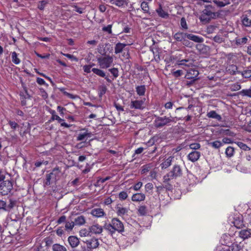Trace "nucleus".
Wrapping results in <instances>:
<instances>
[{
  "instance_id": "obj_1",
  "label": "nucleus",
  "mask_w": 251,
  "mask_h": 251,
  "mask_svg": "<svg viewBox=\"0 0 251 251\" xmlns=\"http://www.w3.org/2000/svg\"><path fill=\"white\" fill-rule=\"evenodd\" d=\"M182 170L178 164H175L172 170L163 176L164 182L170 181L182 176Z\"/></svg>"
},
{
  "instance_id": "obj_2",
  "label": "nucleus",
  "mask_w": 251,
  "mask_h": 251,
  "mask_svg": "<svg viewBox=\"0 0 251 251\" xmlns=\"http://www.w3.org/2000/svg\"><path fill=\"white\" fill-rule=\"evenodd\" d=\"M175 122V118L171 116L167 117L164 116H155V119L154 121V126L157 128L163 127L166 126H170L171 123Z\"/></svg>"
},
{
  "instance_id": "obj_3",
  "label": "nucleus",
  "mask_w": 251,
  "mask_h": 251,
  "mask_svg": "<svg viewBox=\"0 0 251 251\" xmlns=\"http://www.w3.org/2000/svg\"><path fill=\"white\" fill-rule=\"evenodd\" d=\"M98 63L102 69L109 68L113 63V58L110 55H106L104 57H100L97 59Z\"/></svg>"
},
{
  "instance_id": "obj_4",
  "label": "nucleus",
  "mask_w": 251,
  "mask_h": 251,
  "mask_svg": "<svg viewBox=\"0 0 251 251\" xmlns=\"http://www.w3.org/2000/svg\"><path fill=\"white\" fill-rule=\"evenodd\" d=\"M13 189L12 182L9 180L3 181L0 184V194L5 196L8 195Z\"/></svg>"
},
{
  "instance_id": "obj_5",
  "label": "nucleus",
  "mask_w": 251,
  "mask_h": 251,
  "mask_svg": "<svg viewBox=\"0 0 251 251\" xmlns=\"http://www.w3.org/2000/svg\"><path fill=\"white\" fill-rule=\"evenodd\" d=\"M112 225L113 226L115 231H117L121 233L124 231V226L122 222L117 218L112 220Z\"/></svg>"
},
{
  "instance_id": "obj_6",
  "label": "nucleus",
  "mask_w": 251,
  "mask_h": 251,
  "mask_svg": "<svg viewBox=\"0 0 251 251\" xmlns=\"http://www.w3.org/2000/svg\"><path fill=\"white\" fill-rule=\"evenodd\" d=\"M58 168H55L53 169L52 172L46 175V180L44 182V186L45 187L50 184L51 179H56L57 174L55 172L58 171Z\"/></svg>"
},
{
  "instance_id": "obj_7",
  "label": "nucleus",
  "mask_w": 251,
  "mask_h": 251,
  "mask_svg": "<svg viewBox=\"0 0 251 251\" xmlns=\"http://www.w3.org/2000/svg\"><path fill=\"white\" fill-rule=\"evenodd\" d=\"M50 113L51 114V119L52 120H57L58 123H60L61 125V126H64L65 127H70L72 126L71 125H68L67 123L63 122L64 120L63 119H61L60 117H59L58 115L56 114V113L55 111L52 110L50 112Z\"/></svg>"
},
{
  "instance_id": "obj_8",
  "label": "nucleus",
  "mask_w": 251,
  "mask_h": 251,
  "mask_svg": "<svg viewBox=\"0 0 251 251\" xmlns=\"http://www.w3.org/2000/svg\"><path fill=\"white\" fill-rule=\"evenodd\" d=\"M87 246V248L89 249H95L98 248L99 246V242L98 239L96 238H92L89 240H86L84 242Z\"/></svg>"
},
{
  "instance_id": "obj_9",
  "label": "nucleus",
  "mask_w": 251,
  "mask_h": 251,
  "mask_svg": "<svg viewBox=\"0 0 251 251\" xmlns=\"http://www.w3.org/2000/svg\"><path fill=\"white\" fill-rule=\"evenodd\" d=\"M174 162L175 157L170 156L164 160L163 162L160 164V167L162 169H165L170 166Z\"/></svg>"
},
{
  "instance_id": "obj_10",
  "label": "nucleus",
  "mask_w": 251,
  "mask_h": 251,
  "mask_svg": "<svg viewBox=\"0 0 251 251\" xmlns=\"http://www.w3.org/2000/svg\"><path fill=\"white\" fill-rule=\"evenodd\" d=\"M144 101L142 100H135L131 101L130 107L131 108L143 109L144 108Z\"/></svg>"
},
{
  "instance_id": "obj_11",
  "label": "nucleus",
  "mask_w": 251,
  "mask_h": 251,
  "mask_svg": "<svg viewBox=\"0 0 251 251\" xmlns=\"http://www.w3.org/2000/svg\"><path fill=\"white\" fill-rule=\"evenodd\" d=\"M89 230L92 233L97 234L101 233L103 230V228L101 226L98 224H95L89 227Z\"/></svg>"
},
{
  "instance_id": "obj_12",
  "label": "nucleus",
  "mask_w": 251,
  "mask_h": 251,
  "mask_svg": "<svg viewBox=\"0 0 251 251\" xmlns=\"http://www.w3.org/2000/svg\"><path fill=\"white\" fill-rule=\"evenodd\" d=\"M201 153L198 151L191 152L187 156L188 159L193 162L197 161L200 157Z\"/></svg>"
},
{
  "instance_id": "obj_13",
  "label": "nucleus",
  "mask_w": 251,
  "mask_h": 251,
  "mask_svg": "<svg viewBox=\"0 0 251 251\" xmlns=\"http://www.w3.org/2000/svg\"><path fill=\"white\" fill-rule=\"evenodd\" d=\"M68 242L73 248L76 247L79 243V239L75 236H70L68 238Z\"/></svg>"
},
{
  "instance_id": "obj_14",
  "label": "nucleus",
  "mask_w": 251,
  "mask_h": 251,
  "mask_svg": "<svg viewBox=\"0 0 251 251\" xmlns=\"http://www.w3.org/2000/svg\"><path fill=\"white\" fill-rule=\"evenodd\" d=\"M187 33L183 32H177L173 35V38L177 42H182L184 38H186Z\"/></svg>"
},
{
  "instance_id": "obj_15",
  "label": "nucleus",
  "mask_w": 251,
  "mask_h": 251,
  "mask_svg": "<svg viewBox=\"0 0 251 251\" xmlns=\"http://www.w3.org/2000/svg\"><path fill=\"white\" fill-rule=\"evenodd\" d=\"M186 38L190 40H192L196 43H202L203 41V39L202 37H199L197 35H193L192 34H189L187 33Z\"/></svg>"
},
{
  "instance_id": "obj_16",
  "label": "nucleus",
  "mask_w": 251,
  "mask_h": 251,
  "mask_svg": "<svg viewBox=\"0 0 251 251\" xmlns=\"http://www.w3.org/2000/svg\"><path fill=\"white\" fill-rule=\"evenodd\" d=\"M243 247L244 246L241 242L238 244L237 243H234L230 246H229L228 249L231 251H240L243 249Z\"/></svg>"
},
{
  "instance_id": "obj_17",
  "label": "nucleus",
  "mask_w": 251,
  "mask_h": 251,
  "mask_svg": "<svg viewBox=\"0 0 251 251\" xmlns=\"http://www.w3.org/2000/svg\"><path fill=\"white\" fill-rule=\"evenodd\" d=\"M239 236L243 239H248L251 237V229H242L239 232Z\"/></svg>"
},
{
  "instance_id": "obj_18",
  "label": "nucleus",
  "mask_w": 251,
  "mask_h": 251,
  "mask_svg": "<svg viewBox=\"0 0 251 251\" xmlns=\"http://www.w3.org/2000/svg\"><path fill=\"white\" fill-rule=\"evenodd\" d=\"M145 199V195L142 193H136L133 195L131 200L133 201H141Z\"/></svg>"
},
{
  "instance_id": "obj_19",
  "label": "nucleus",
  "mask_w": 251,
  "mask_h": 251,
  "mask_svg": "<svg viewBox=\"0 0 251 251\" xmlns=\"http://www.w3.org/2000/svg\"><path fill=\"white\" fill-rule=\"evenodd\" d=\"M211 6H208L206 8L203 10V14L207 16H208L211 19L215 18L217 16V13L212 12L209 10V7H211Z\"/></svg>"
},
{
  "instance_id": "obj_20",
  "label": "nucleus",
  "mask_w": 251,
  "mask_h": 251,
  "mask_svg": "<svg viewBox=\"0 0 251 251\" xmlns=\"http://www.w3.org/2000/svg\"><path fill=\"white\" fill-rule=\"evenodd\" d=\"M82 130H86V132L84 133H80L78 134V136L77 137V141H82L84 139V138L86 137H90L92 136V133L91 132H88V130L86 129L85 128H83L81 129Z\"/></svg>"
},
{
  "instance_id": "obj_21",
  "label": "nucleus",
  "mask_w": 251,
  "mask_h": 251,
  "mask_svg": "<svg viewBox=\"0 0 251 251\" xmlns=\"http://www.w3.org/2000/svg\"><path fill=\"white\" fill-rule=\"evenodd\" d=\"M91 214L95 217H101L103 216L104 212L101 208H95L92 210Z\"/></svg>"
},
{
  "instance_id": "obj_22",
  "label": "nucleus",
  "mask_w": 251,
  "mask_h": 251,
  "mask_svg": "<svg viewBox=\"0 0 251 251\" xmlns=\"http://www.w3.org/2000/svg\"><path fill=\"white\" fill-rule=\"evenodd\" d=\"M156 11L161 18L167 19L169 17L168 13L163 10L160 5L159 7L156 10Z\"/></svg>"
},
{
  "instance_id": "obj_23",
  "label": "nucleus",
  "mask_w": 251,
  "mask_h": 251,
  "mask_svg": "<svg viewBox=\"0 0 251 251\" xmlns=\"http://www.w3.org/2000/svg\"><path fill=\"white\" fill-rule=\"evenodd\" d=\"M227 71L230 75H235L236 73H240V72L237 71L238 68L235 65H230L227 68Z\"/></svg>"
},
{
  "instance_id": "obj_24",
  "label": "nucleus",
  "mask_w": 251,
  "mask_h": 251,
  "mask_svg": "<svg viewBox=\"0 0 251 251\" xmlns=\"http://www.w3.org/2000/svg\"><path fill=\"white\" fill-rule=\"evenodd\" d=\"M126 46V44L118 43L116 44L115 47V53L116 54H118L119 53L122 52L123 51L124 48Z\"/></svg>"
},
{
  "instance_id": "obj_25",
  "label": "nucleus",
  "mask_w": 251,
  "mask_h": 251,
  "mask_svg": "<svg viewBox=\"0 0 251 251\" xmlns=\"http://www.w3.org/2000/svg\"><path fill=\"white\" fill-rule=\"evenodd\" d=\"M74 222L78 226L84 225L85 223V217L83 216H79L75 219Z\"/></svg>"
},
{
  "instance_id": "obj_26",
  "label": "nucleus",
  "mask_w": 251,
  "mask_h": 251,
  "mask_svg": "<svg viewBox=\"0 0 251 251\" xmlns=\"http://www.w3.org/2000/svg\"><path fill=\"white\" fill-rule=\"evenodd\" d=\"M207 116L209 118L216 119L218 120H221V116L218 114L215 111H210L207 114Z\"/></svg>"
},
{
  "instance_id": "obj_27",
  "label": "nucleus",
  "mask_w": 251,
  "mask_h": 251,
  "mask_svg": "<svg viewBox=\"0 0 251 251\" xmlns=\"http://www.w3.org/2000/svg\"><path fill=\"white\" fill-rule=\"evenodd\" d=\"M136 92L139 96H144L146 91V87L145 85L138 86L136 88Z\"/></svg>"
},
{
  "instance_id": "obj_28",
  "label": "nucleus",
  "mask_w": 251,
  "mask_h": 251,
  "mask_svg": "<svg viewBox=\"0 0 251 251\" xmlns=\"http://www.w3.org/2000/svg\"><path fill=\"white\" fill-rule=\"evenodd\" d=\"M52 250L53 251H67L66 248L59 244H55L52 246Z\"/></svg>"
},
{
  "instance_id": "obj_29",
  "label": "nucleus",
  "mask_w": 251,
  "mask_h": 251,
  "mask_svg": "<svg viewBox=\"0 0 251 251\" xmlns=\"http://www.w3.org/2000/svg\"><path fill=\"white\" fill-rule=\"evenodd\" d=\"M116 208L118 216H123L128 212L127 209L125 207L117 206Z\"/></svg>"
},
{
  "instance_id": "obj_30",
  "label": "nucleus",
  "mask_w": 251,
  "mask_h": 251,
  "mask_svg": "<svg viewBox=\"0 0 251 251\" xmlns=\"http://www.w3.org/2000/svg\"><path fill=\"white\" fill-rule=\"evenodd\" d=\"M225 153L227 157H231L233 156L234 153V149L232 147L229 146L226 150Z\"/></svg>"
},
{
  "instance_id": "obj_31",
  "label": "nucleus",
  "mask_w": 251,
  "mask_h": 251,
  "mask_svg": "<svg viewBox=\"0 0 251 251\" xmlns=\"http://www.w3.org/2000/svg\"><path fill=\"white\" fill-rule=\"evenodd\" d=\"M234 226L237 228H242L244 226V224L243 221L239 219H235L233 222Z\"/></svg>"
},
{
  "instance_id": "obj_32",
  "label": "nucleus",
  "mask_w": 251,
  "mask_h": 251,
  "mask_svg": "<svg viewBox=\"0 0 251 251\" xmlns=\"http://www.w3.org/2000/svg\"><path fill=\"white\" fill-rule=\"evenodd\" d=\"M238 94L242 96H247L251 98V89H243L239 92Z\"/></svg>"
},
{
  "instance_id": "obj_33",
  "label": "nucleus",
  "mask_w": 251,
  "mask_h": 251,
  "mask_svg": "<svg viewBox=\"0 0 251 251\" xmlns=\"http://www.w3.org/2000/svg\"><path fill=\"white\" fill-rule=\"evenodd\" d=\"M12 61L15 64H19L20 63V60L18 57L17 53L14 51L11 53Z\"/></svg>"
},
{
  "instance_id": "obj_34",
  "label": "nucleus",
  "mask_w": 251,
  "mask_h": 251,
  "mask_svg": "<svg viewBox=\"0 0 251 251\" xmlns=\"http://www.w3.org/2000/svg\"><path fill=\"white\" fill-rule=\"evenodd\" d=\"M92 71L96 74L97 75L101 76V77H105V73L101 70L97 69V68H93L92 69Z\"/></svg>"
},
{
  "instance_id": "obj_35",
  "label": "nucleus",
  "mask_w": 251,
  "mask_h": 251,
  "mask_svg": "<svg viewBox=\"0 0 251 251\" xmlns=\"http://www.w3.org/2000/svg\"><path fill=\"white\" fill-rule=\"evenodd\" d=\"M208 145L212 147L213 148L217 149L220 148L223 145V144L219 141H215L209 143Z\"/></svg>"
},
{
  "instance_id": "obj_36",
  "label": "nucleus",
  "mask_w": 251,
  "mask_h": 251,
  "mask_svg": "<svg viewBox=\"0 0 251 251\" xmlns=\"http://www.w3.org/2000/svg\"><path fill=\"white\" fill-rule=\"evenodd\" d=\"M147 207L145 205H141L139 206L138 212L140 215L144 216L147 214Z\"/></svg>"
},
{
  "instance_id": "obj_37",
  "label": "nucleus",
  "mask_w": 251,
  "mask_h": 251,
  "mask_svg": "<svg viewBox=\"0 0 251 251\" xmlns=\"http://www.w3.org/2000/svg\"><path fill=\"white\" fill-rule=\"evenodd\" d=\"M242 23L246 26H250L251 25V20L246 15L243 16Z\"/></svg>"
},
{
  "instance_id": "obj_38",
  "label": "nucleus",
  "mask_w": 251,
  "mask_h": 251,
  "mask_svg": "<svg viewBox=\"0 0 251 251\" xmlns=\"http://www.w3.org/2000/svg\"><path fill=\"white\" fill-rule=\"evenodd\" d=\"M240 73L241 74L242 76L246 78H248L251 77V69H248L242 72H240Z\"/></svg>"
},
{
  "instance_id": "obj_39",
  "label": "nucleus",
  "mask_w": 251,
  "mask_h": 251,
  "mask_svg": "<svg viewBox=\"0 0 251 251\" xmlns=\"http://www.w3.org/2000/svg\"><path fill=\"white\" fill-rule=\"evenodd\" d=\"M127 2L126 0H115L114 1V4L118 7H121L127 5Z\"/></svg>"
},
{
  "instance_id": "obj_40",
  "label": "nucleus",
  "mask_w": 251,
  "mask_h": 251,
  "mask_svg": "<svg viewBox=\"0 0 251 251\" xmlns=\"http://www.w3.org/2000/svg\"><path fill=\"white\" fill-rule=\"evenodd\" d=\"M104 227L106 230L109 231L111 234L115 232L113 226L112 225V222L110 224H105Z\"/></svg>"
},
{
  "instance_id": "obj_41",
  "label": "nucleus",
  "mask_w": 251,
  "mask_h": 251,
  "mask_svg": "<svg viewBox=\"0 0 251 251\" xmlns=\"http://www.w3.org/2000/svg\"><path fill=\"white\" fill-rule=\"evenodd\" d=\"M213 2L217 5L219 7H223L226 6L227 4H229V2L228 1H226L225 0V2L217 0H214Z\"/></svg>"
},
{
  "instance_id": "obj_42",
  "label": "nucleus",
  "mask_w": 251,
  "mask_h": 251,
  "mask_svg": "<svg viewBox=\"0 0 251 251\" xmlns=\"http://www.w3.org/2000/svg\"><path fill=\"white\" fill-rule=\"evenodd\" d=\"M141 7L142 9L144 11L145 13H148L149 11V7L148 3L145 1H143L141 4Z\"/></svg>"
},
{
  "instance_id": "obj_43",
  "label": "nucleus",
  "mask_w": 251,
  "mask_h": 251,
  "mask_svg": "<svg viewBox=\"0 0 251 251\" xmlns=\"http://www.w3.org/2000/svg\"><path fill=\"white\" fill-rule=\"evenodd\" d=\"M180 25L182 29L186 30L188 29V25L184 17L181 18L180 20Z\"/></svg>"
},
{
  "instance_id": "obj_44",
  "label": "nucleus",
  "mask_w": 251,
  "mask_h": 251,
  "mask_svg": "<svg viewBox=\"0 0 251 251\" xmlns=\"http://www.w3.org/2000/svg\"><path fill=\"white\" fill-rule=\"evenodd\" d=\"M109 71L112 74L114 78H117L119 76V71L117 68H113L109 69Z\"/></svg>"
},
{
  "instance_id": "obj_45",
  "label": "nucleus",
  "mask_w": 251,
  "mask_h": 251,
  "mask_svg": "<svg viewBox=\"0 0 251 251\" xmlns=\"http://www.w3.org/2000/svg\"><path fill=\"white\" fill-rule=\"evenodd\" d=\"M241 88V86L238 83L233 84L230 86V90L232 91H236L240 90Z\"/></svg>"
},
{
  "instance_id": "obj_46",
  "label": "nucleus",
  "mask_w": 251,
  "mask_h": 251,
  "mask_svg": "<svg viewBox=\"0 0 251 251\" xmlns=\"http://www.w3.org/2000/svg\"><path fill=\"white\" fill-rule=\"evenodd\" d=\"M200 19L201 22H205V23L209 22L211 20L208 16H206L203 13L201 16Z\"/></svg>"
},
{
  "instance_id": "obj_47",
  "label": "nucleus",
  "mask_w": 251,
  "mask_h": 251,
  "mask_svg": "<svg viewBox=\"0 0 251 251\" xmlns=\"http://www.w3.org/2000/svg\"><path fill=\"white\" fill-rule=\"evenodd\" d=\"M40 4L38 5V8L41 10H43L45 8V6L48 3L47 0H42L39 2Z\"/></svg>"
},
{
  "instance_id": "obj_48",
  "label": "nucleus",
  "mask_w": 251,
  "mask_h": 251,
  "mask_svg": "<svg viewBox=\"0 0 251 251\" xmlns=\"http://www.w3.org/2000/svg\"><path fill=\"white\" fill-rule=\"evenodd\" d=\"M75 226V223L74 222H67L65 225V229L66 230H72Z\"/></svg>"
},
{
  "instance_id": "obj_49",
  "label": "nucleus",
  "mask_w": 251,
  "mask_h": 251,
  "mask_svg": "<svg viewBox=\"0 0 251 251\" xmlns=\"http://www.w3.org/2000/svg\"><path fill=\"white\" fill-rule=\"evenodd\" d=\"M189 148L192 150H198L201 148V145L199 143H192L189 145Z\"/></svg>"
},
{
  "instance_id": "obj_50",
  "label": "nucleus",
  "mask_w": 251,
  "mask_h": 251,
  "mask_svg": "<svg viewBox=\"0 0 251 251\" xmlns=\"http://www.w3.org/2000/svg\"><path fill=\"white\" fill-rule=\"evenodd\" d=\"M213 40L217 43H221L224 42V38L221 37L220 35H216L213 38Z\"/></svg>"
},
{
  "instance_id": "obj_51",
  "label": "nucleus",
  "mask_w": 251,
  "mask_h": 251,
  "mask_svg": "<svg viewBox=\"0 0 251 251\" xmlns=\"http://www.w3.org/2000/svg\"><path fill=\"white\" fill-rule=\"evenodd\" d=\"M15 202L12 200H10V203L8 205L6 204V211H10L15 205Z\"/></svg>"
},
{
  "instance_id": "obj_52",
  "label": "nucleus",
  "mask_w": 251,
  "mask_h": 251,
  "mask_svg": "<svg viewBox=\"0 0 251 251\" xmlns=\"http://www.w3.org/2000/svg\"><path fill=\"white\" fill-rule=\"evenodd\" d=\"M127 197V194L126 192L122 191L119 193V198L121 200H125Z\"/></svg>"
},
{
  "instance_id": "obj_53",
  "label": "nucleus",
  "mask_w": 251,
  "mask_h": 251,
  "mask_svg": "<svg viewBox=\"0 0 251 251\" xmlns=\"http://www.w3.org/2000/svg\"><path fill=\"white\" fill-rule=\"evenodd\" d=\"M248 39L246 37L239 38L236 40V44L239 45L244 44L246 43Z\"/></svg>"
},
{
  "instance_id": "obj_54",
  "label": "nucleus",
  "mask_w": 251,
  "mask_h": 251,
  "mask_svg": "<svg viewBox=\"0 0 251 251\" xmlns=\"http://www.w3.org/2000/svg\"><path fill=\"white\" fill-rule=\"evenodd\" d=\"M9 124L11 126V128L13 129H16L17 127H19V125H18V124L14 121H9Z\"/></svg>"
},
{
  "instance_id": "obj_55",
  "label": "nucleus",
  "mask_w": 251,
  "mask_h": 251,
  "mask_svg": "<svg viewBox=\"0 0 251 251\" xmlns=\"http://www.w3.org/2000/svg\"><path fill=\"white\" fill-rule=\"evenodd\" d=\"M145 190L147 192H149L153 188V185L152 183H148L145 185Z\"/></svg>"
},
{
  "instance_id": "obj_56",
  "label": "nucleus",
  "mask_w": 251,
  "mask_h": 251,
  "mask_svg": "<svg viewBox=\"0 0 251 251\" xmlns=\"http://www.w3.org/2000/svg\"><path fill=\"white\" fill-rule=\"evenodd\" d=\"M237 144L241 149H243L244 150L246 151L248 148H249L247 145L241 142H238L237 143Z\"/></svg>"
},
{
  "instance_id": "obj_57",
  "label": "nucleus",
  "mask_w": 251,
  "mask_h": 251,
  "mask_svg": "<svg viewBox=\"0 0 251 251\" xmlns=\"http://www.w3.org/2000/svg\"><path fill=\"white\" fill-rule=\"evenodd\" d=\"M142 185V182H138L133 186V188L134 190L138 191L141 188Z\"/></svg>"
},
{
  "instance_id": "obj_58",
  "label": "nucleus",
  "mask_w": 251,
  "mask_h": 251,
  "mask_svg": "<svg viewBox=\"0 0 251 251\" xmlns=\"http://www.w3.org/2000/svg\"><path fill=\"white\" fill-rule=\"evenodd\" d=\"M6 211V201L0 200V210Z\"/></svg>"
},
{
  "instance_id": "obj_59",
  "label": "nucleus",
  "mask_w": 251,
  "mask_h": 251,
  "mask_svg": "<svg viewBox=\"0 0 251 251\" xmlns=\"http://www.w3.org/2000/svg\"><path fill=\"white\" fill-rule=\"evenodd\" d=\"M111 27H112V25H109L106 26H104L102 28V30L104 31L107 32L109 33H111V32H112Z\"/></svg>"
},
{
  "instance_id": "obj_60",
  "label": "nucleus",
  "mask_w": 251,
  "mask_h": 251,
  "mask_svg": "<svg viewBox=\"0 0 251 251\" xmlns=\"http://www.w3.org/2000/svg\"><path fill=\"white\" fill-rule=\"evenodd\" d=\"M36 82L40 85H46V86H48V85L46 83L45 80L40 77L37 78Z\"/></svg>"
},
{
  "instance_id": "obj_61",
  "label": "nucleus",
  "mask_w": 251,
  "mask_h": 251,
  "mask_svg": "<svg viewBox=\"0 0 251 251\" xmlns=\"http://www.w3.org/2000/svg\"><path fill=\"white\" fill-rule=\"evenodd\" d=\"M21 96V104L23 106L25 105L26 104L25 99H26V97L24 95L20 94Z\"/></svg>"
},
{
  "instance_id": "obj_62",
  "label": "nucleus",
  "mask_w": 251,
  "mask_h": 251,
  "mask_svg": "<svg viewBox=\"0 0 251 251\" xmlns=\"http://www.w3.org/2000/svg\"><path fill=\"white\" fill-rule=\"evenodd\" d=\"M169 181L164 182V180L163 179V183L165 184L164 187L167 190H170L172 188V185L169 183Z\"/></svg>"
},
{
  "instance_id": "obj_63",
  "label": "nucleus",
  "mask_w": 251,
  "mask_h": 251,
  "mask_svg": "<svg viewBox=\"0 0 251 251\" xmlns=\"http://www.w3.org/2000/svg\"><path fill=\"white\" fill-rule=\"evenodd\" d=\"M92 65H85L83 66L84 71L87 73H90L91 72V68Z\"/></svg>"
},
{
  "instance_id": "obj_64",
  "label": "nucleus",
  "mask_w": 251,
  "mask_h": 251,
  "mask_svg": "<svg viewBox=\"0 0 251 251\" xmlns=\"http://www.w3.org/2000/svg\"><path fill=\"white\" fill-rule=\"evenodd\" d=\"M33 251H45V249L43 246L39 245L36 247Z\"/></svg>"
}]
</instances>
